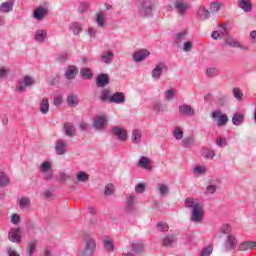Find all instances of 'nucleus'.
Masks as SVG:
<instances>
[{
  "label": "nucleus",
  "mask_w": 256,
  "mask_h": 256,
  "mask_svg": "<svg viewBox=\"0 0 256 256\" xmlns=\"http://www.w3.org/2000/svg\"><path fill=\"white\" fill-rule=\"evenodd\" d=\"M185 207L187 209H191V217L190 220L194 223H201L204 217V208L202 203L198 201V199H194L193 197H188L185 200Z\"/></svg>",
  "instance_id": "1"
},
{
  "label": "nucleus",
  "mask_w": 256,
  "mask_h": 256,
  "mask_svg": "<svg viewBox=\"0 0 256 256\" xmlns=\"http://www.w3.org/2000/svg\"><path fill=\"white\" fill-rule=\"evenodd\" d=\"M153 0H140L137 5V11L142 18H150L153 16Z\"/></svg>",
  "instance_id": "2"
},
{
  "label": "nucleus",
  "mask_w": 256,
  "mask_h": 256,
  "mask_svg": "<svg viewBox=\"0 0 256 256\" xmlns=\"http://www.w3.org/2000/svg\"><path fill=\"white\" fill-rule=\"evenodd\" d=\"M83 243H84V248L80 253V255L93 256L97 247L95 237L93 235H87L86 237H84Z\"/></svg>",
  "instance_id": "3"
},
{
  "label": "nucleus",
  "mask_w": 256,
  "mask_h": 256,
  "mask_svg": "<svg viewBox=\"0 0 256 256\" xmlns=\"http://www.w3.org/2000/svg\"><path fill=\"white\" fill-rule=\"evenodd\" d=\"M38 171L43 175L45 181H51L54 177V169L52 161H42L38 166Z\"/></svg>",
  "instance_id": "4"
},
{
  "label": "nucleus",
  "mask_w": 256,
  "mask_h": 256,
  "mask_svg": "<svg viewBox=\"0 0 256 256\" xmlns=\"http://www.w3.org/2000/svg\"><path fill=\"white\" fill-rule=\"evenodd\" d=\"M224 46H230V48H240V50H243L244 52H249L250 46H245L239 40H236L234 36H231L228 34V31L226 30V37L224 38Z\"/></svg>",
  "instance_id": "5"
},
{
  "label": "nucleus",
  "mask_w": 256,
  "mask_h": 256,
  "mask_svg": "<svg viewBox=\"0 0 256 256\" xmlns=\"http://www.w3.org/2000/svg\"><path fill=\"white\" fill-rule=\"evenodd\" d=\"M168 70V66L166 62H158L156 66L152 70V78L153 80H160L164 71Z\"/></svg>",
  "instance_id": "6"
},
{
  "label": "nucleus",
  "mask_w": 256,
  "mask_h": 256,
  "mask_svg": "<svg viewBox=\"0 0 256 256\" xmlns=\"http://www.w3.org/2000/svg\"><path fill=\"white\" fill-rule=\"evenodd\" d=\"M212 117H213L214 121L216 122V125H218V127L227 125V123L229 121L227 114H223V112H221V110H216L215 112H212Z\"/></svg>",
  "instance_id": "7"
},
{
  "label": "nucleus",
  "mask_w": 256,
  "mask_h": 256,
  "mask_svg": "<svg viewBox=\"0 0 256 256\" xmlns=\"http://www.w3.org/2000/svg\"><path fill=\"white\" fill-rule=\"evenodd\" d=\"M174 7L179 16H185L187 14V10L190 8L188 2H185V0H175Z\"/></svg>",
  "instance_id": "8"
},
{
  "label": "nucleus",
  "mask_w": 256,
  "mask_h": 256,
  "mask_svg": "<svg viewBox=\"0 0 256 256\" xmlns=\"http://www.w3.org/2000/svg\"><path fill=\"white\" fill-rule=\"evenodd\" d=\"M111 133L115 135L119 141H126V139H128L127 129H123V127H119L118 125L112 127Z\"/></svg>",
  "instance_id": "9"
},
{
  "label": "nucleus",
  "mask_w": 256,
  "mask_h": 256,
  "mask_svg": "<svg viewBox=\"0 0 256 256\" xmlns=\"http://www.w3.org/2000/svg\"><path fill=\"white\" fill-rule=\"evenodd\" d=\"M8 240L11 243H22L21 229L19 227L10 229L8 233Z\"/></svg>",
  "instance_id": "10"
},
{
  "label": "nucleus",
  "mask_w": 256,
  "mask_h": 256,
  "mask_svg": "<svg viewBox=\"0 0 256 256\" xmlns=\"http://www.w3.org/2000/svg\"><path fill=\"white\" fill-rule=\"evenodd\" d=\"M68 149L67 139H57L55 142V151L58 155H65Z\"/></svg>",
  "instance_id": "11"
},
{
  "label": "nucleus",
  "mask_w": 256,
  "mask_h": 256,
  "mask_svg": "<svg viewBox=\"0 0 256 256\" xmlns=\"http://www.w3.org/2000/svg\"><path fill=\"white\" fill-rule=\"evenodd\" d=\"M35 83L36 81L32 76H24L23 83L19 84V86L16 87V90L17 92L23 93L28 86H33Z\"/></svg>",
  "instance_id": "12"
},
{
  "label": "nucleus",
  "mask_w": 256,
  "mask_h": 256,
  "mask_svg": "<svg viewBox=\"0 0 256 256\" xmlns=\"http://www.w3.org/2000/svg\"><path fill=\"white\" fill-rule=\"evenodd\" d=\"M148 56H150V51L147 49H141L133 53L132 59L134 62H143V60H146Z\"/></svg>",
  "instance_id": "13"
},
{
  "label": "nucleus",
  "mask_w": 256,
  "mask_h": 256,
  "mask_svg": "<svg viewBox=\"0 0 256 256\" xmlns=\"http://www.w3.org/2000/svg\"><path fill=\"white\" fill-rule=\"evenodd\" d=\"M223 36L227 37V26H226V24H222L220 26V28H218V30H213V32L211 34V37L214 40H219V39L223 38Z\"/></svg>",
  "instance_id": "14"
},
{
  "label": "nucleus",
  "mask_w": 256,
  "mask_h": 256,
  "mask_svg": "<svg viewBox=\"0 0 256 256\" xmlns=\"http://www.w3.org/2000/svg\"><path fill=\"white\" fill-rule=\"evenodd\" d=\"M189 36L188 30H181L180 32H176L173 36L174 43L177 45L184 43L185 40H187V37Z\"/></svg>",
  "instance_id": "15"
},
{
  "label": "nucleus",
  "mask_w": 256,
  "mask_h": 256,
  "mask_svg": "<svg viewBox=\"0 0 256 256\" xmlns=\"http://www.w3.org/2000/svg\"><path fill=\"white\" fill-rule=\"evenodd\" d=\"M179 114L191 117V115H195V110L189 104H182L181 106H179Z\"/></svg>",
  "instance_id": "16"
},
{
  "label": "nucleus",
  "mask_w": 256,
  "mask_h": 256,
  "mask_svg": "<svg viewBox=\"0 0 256 256\" xmlns=\"http://www.w3.org/2000/svg\"><path fill=\"white\" fill-rule=\"evenodd\" d=\"M110 82V78L108 74H99L96 80V84L99 88L105 89L106 86H108Z\"/></svg>",
  "instance_id": "17"
},
{
  "label": "nucleus",
  "mask_w": 256,
  "mask_h": 256,
  "mask_svg": "<svg viewBox=\"0 0 256 256\" xmlns=\"http://www.w3.org/2000/svg\"><path fill=\"white\" fill-rule=\"evenodd\" d=\"M211 16L210 10L206 8V6H199L197 10V17L200 18L201 20H208Z\"/></svg>",
  "instance_id": "18"
},
{
  "label": "nucleus",
  "mask_w": 256,
  "mask_h": 256,
  "mask_svg": "<svg viewBox=\"0 0 256 256\" xmlns=\"http://www.w3.org/2000/svg\"><path fill=\"white\" fill-rule=\"evenodd\" d=\"M103 245H104V249L108 253H113V251H115V245L113 243V239H111V237H109L108 235H105V237H103Z\"/></svg>",
  "instance_id": "19"
},
{
  "label": "nucleus",
  "mask_w": 256,
  "mask_h": 256,
  "mask_svg": "<svg viewBox=\"0 0 256 256\" xmlns=\"http://www.w3.org/2000/svg\"><path fill=\"white\" fill-rule=\"evenodd\" d=\"M133 255H141L145 251V245L142 241H136L131 245Z\"/></svg>",
  "instance_id": "20"
},
{
  "label": "nucleus",
  "mask_w": 256,
  "mask_h": 256,
  "mask_svg": "<svg viewBox=\"0 0 256 256\" xmlns=\"http://www.w3.org/2000/svg\"><path fill=\"white\" fill-rule=\"evenodd\" d=\"M79 70L77 66H68L65 70V78L67 80H74L78 74Z\"/></svg>",
  "instance_id": "21"
},
{
  "label": "nucleus",
  "mask_w": 256,
  "mask_h": 256,
  "mask_svg": "<svg viewBox=\"0 0 256 256\" xmlns=\"http://www.w3.org/2000/svg\"><path fill=\"white\" fill-rule=\"evenodd\" d=\"M63 130L68 137H74V135H76V127L73 122H66V124L63 125Z\"/></svg>",
  "instance_id": "22"
},
{
  "label": "nucleus",
  "mask_w": 256,
  "mask_h": 256,
  "mask_svg": "<svg viewBox=\"0 0 256 256\" xmlns=\"http://www.w3.org/2000/svg\"><path fill=\"white\" fill-rule=\"evenodd\" d=\"M237 239L234 237V235H228V239L225 244L226 251H233L237 247Z\"/></svg>",
  "instance_id": "23"
},
{
  "label": "nucleus",
  "mask_w": 256,
  "mask_h": 256,
  "mask_svg": "<svg viewBox=\"0 0 256 256\" xmlns=\"http://www.w3.org/2000/svg\"><path fill=\"white\" fill-rule=\"evenodd\" d=\"M111 101L113 104H125L126 96L123 92H115V94L111 96Z\"/></svg>",
  "instance_id": "24"
},
{
  "label": "nucleus",
  "mask_w": 256,
  "mask_h": 256,
  "mask_svg": "<svg viewBox=\"0 0 256 256\" xmlns=\"http://www.w3.org/2000/svg\"><path fill=\"white\" fill-rule=\"evenodd\" d=\"M15 6V0H6L0 4V12H12Z\"/></svg>",
  "instance_id": "25"
},
{
  "label": "nucleus",
  "mask_w": 256,
  "mask_h": 256,
  "mask_svg": "<svg viewBox=\"0 0 256 256\" xmlns=\"http://www.w3.org/2000/svg\"><path fill=\"white\" fill-rule=\"evenodd\" d=\"M176 240V235H166L165 237H163L161 243L163 247H173V245H175L176 243Z\"/></svg>",
  "instance_id": "26"
},
{
  "label": "nucleus",
  "mask_w": 256,
  "mask_h": 256,
  "mask_svg": "<svg viewBox=\"0 0 256 256\" xmlns=\"http://www.w3.org/2000/svg\"><path fill=\"white\" fill-rule=\"evenodd\" d=\"M115 58V54L112 50H107L101 54V60L104 64H111Z\"/></svg>",
  "instance_id": "27"
},
{
  "label": "nucleus",
  "mask_w": 256,
  "mask_h": 256,
  "mask_svg": "<svg viewBox=\"0 0 256 256\" xmlns=\"http://www.w3.org/2000/svg\"><path fill=\"white\" fill-rule=\"evenodd\" d=\"M47 14V8H44L43 6H39L38 8H35L33 11V17L36 20H43Z\"/></svg>",
  "instance_id": "28"
},
{
  "label": "nucleus",
  "mask_w": 256,
  "mask_h": 256,
  "mask_svg": "<svg viewBox=\"0 0 256 256\" xmlns=\"http://www.w3.org/2000/svg\"><path fill=\"white\" fill-rule=\"evenodd\" d=\"M35 41L39 42L40 44H43L47 38V30L44 29H38L35 31Z\"/></svg>",
  "instance_id": "29"
},
{
  "label": "nucleus",
  "mask_w": 256,
  "mask_h": 256,
  "mask_svg": "<svg viewBox=\"0 0 256 256\" xmlns=\"http://www.w3.org/2000/svg\"><path fill=\"white\" fill-rule=\"evenodd\" d=\"M138 167H143V169H148L149 171H151V159L142 155L138 161Z\"/></svg>",
  "instance_id": "30"
},
{
  "label": "nucleus",
  "mask_w": 256,
  "mask_h": 256,
  "mask_svg": "<svg viewBox=\"0 0 256 256\" xmlns=\"http://www.w3.org/2000/svg\"><path fill=\"white\" fill-rule=\"evenodd\" d=\"M106 123L107 118H105V116H98V118L94 120L93 127L97 130L104 129Z\"/></svg>",
  "instance_id": "31"
},
{
  "label": "nucleus",
  "mask_w": 256,
  "mask_h": 256,
  "mask_svg": "<svg viewBox=\"0 0 256 256\" xmlns=\"http://www.w3.org/2000/svg\"><path fill=\"white\" fill-rule=\"evenodd\" d=\"M237 4L241 10L244 12H251L252 11V2L251 0H238Z\"/></svg>",
  "instance_id": "32"
},
{
  "label": "nucleus",
  "mask_w": 256,
  "mask_h": 256,
  "mask_svg": "<svg viewBox=\"0 0 256 256\" xmlns=\"http://www.w3.org/2000/svg\"><path fill=\"white\" fill-rule=\"evenodd\" d=\"M95 22L99 28L106 26V14L105 12H97Z\"/></svg>",
  "instance_id": "33"
},
{
  "label": "nucleus",
  "mask_w": 256,
  "mask_h": 256,
  "mask_svg": "<svg viewBox=\"0 0 256 256\" xmlns=\"http://www.w3.org/2000/svg\"><path fill=\"white\" fill-rule=\"evenodd\" d=\"M256 242L255 241H246L244 243H241L238 247L239 251H251L252 249H255Z\"/></svg>",
  "instance_id": "34"
},
{
  "label": "nucleus",
  "mask_w": 256,
  "mask_h": 256,
  "mask_svg": "<svg viewBox=\"0 0 256 256\" xmlns=\"http://www.w3.org/2000/svg\"><path fill=\"white\" fill-rule=\"evenodd\" d=\"M208 171V167L206 165H195V167L192 168L193 175H206Z\"/></svg>",
  "instance_id": "35"
},
{
  "label": "nucleus",
  "mask_w": 256,
  "mask_h": 256,
  "mask_svg": "<svg viewBox=\"0 0 256 256\" xmlns=\"http://www.w3.org/2000/svg\"><path fill=\"white\" fill-rule=\"evenodd\" d=\"M131 139L133 143H141L142 141V130L132 129Z\"/></svg>",
  "instance_id": "36"
},
{
  "label": "nucleus",
  "mask_w": 256,
  "mask_h": 256,
  "mask_svg": "<svg viewBox=\"0 0 256 256\" xmlns=\"http://www.w3.org/2000/svg\"><path fill=\"white\" fill-rule=\"evenodd\" d=\"M111 98H112L111 90H108V88L105 87L101 92L100 100L102 102L112 103Z\"/></svg>",
  "instance_id": "37"
},
{
  "label": "nucleus",
  "mask_w": 256,
  "mask_h": 256,
  "mask_svg": "<svg viewBox=\"0 0 256 256\" xmlns=\"http://www.w3.org/2000/svg\"><path fill=\"white\" fill-rule=\"evenodd\" d=\"M49 110H50L49 98H42L40 102V112L46 115V113H49Z\"/></svg>",
  "instance_id": "38"
},
{
  "label": "nucleus",
  "mask_w": 256,
  "mask_h": 256,
  "mask_svg": "<svg viewBox=\"0 0 256 256\" xmlns=\"http://www.w3.org/2000/svg\"><path fill=\"white\" fill-rule=\"evenodd\" d=\"M10 185V177L6 171H0V187H7Z\"/></svg>",
  "instance_id": "39"
},
{
  "label": "nucleus",
  "mask_w": 256,
  "mask_h": 256,
  "mask_svg": "<svg viewBox=\"0 0 256 256\" xmlns=\"http://www.w3.org/2000/svg\"><path fill=\"white\" fill-rule=\"evenodd\" d=\"M76 179L80 183H87L90 179V175L86 171H78V173H76Z\"/></svg>",
  "instance_id": "40"
},
{
  "label": "nucleus",
  "mask_w": 256,
  "mask_h": 256,
  "mask_svg": "<svg viewBox=\"0 0 256 256\" xmlns=\"http://www.w3.org/2000/svg\"><path fill=\"white\" fill-rule=\"evenodd\" d=\"M184 133L185 131L183 130V127H181V125H175L173 129V135L175 139H182L183 141Z\"/></svg>",
  "instance_id": "41"
},
{
  "label": "nucleus",
  "mask_w": 256,
  "mask_h": 256,
  "mask_svg": "<svg viewBox=\"0 0 256 256\" xmlns=\"http://www.w3.org/2000/svg\"><path fill=\"white\" fill-rule=\"evenodd\" d=\"M158 190L161 197H166V195H168L170 191L169 185H167L166 183H158Z\"/></svg>",
  "instance_id": "42"
},
{
  "label": "nucleus",
  "mask_w": 256,
  "mask_h": 256,
  "mask_svg": "<svg viewBox=\"0 0 256 256\" xmlns=\"http://www.w3.org/2000/svg\"><path fill=\"white\" fill-rule=\"evenodd\" d=\"M154 111H157V113H165V111H168V106H166L165 104H163V102H155L154 103Z\"/></svg>",
  "instance_id": "43"
},
{
  "label": "nucleus",
  "mask_w": 256,
  "mask_h": 256,
  "mask_svg": "<svg viewBox=\"0 0 256 256\" xmlns=\"http://www.w3.org/2000/svg\"><path fill=\"white\" fill-rule=\"evenodd\" d=\"M37 245H38V241H30V242L28 243L26 255H28V256L34 255V253H35V251H36Z\"/></svg>",
  "instance_id": "44"
},
{
  "label": "nucleus",
  "mask_w": 256,
  "mask_h": 256,
  "mask_svg": "<svg viewBox=\"0 0 256 256\" xmlns=\"http://www.w3.org/2000/svg\"><path fill=\"white\" fill-rule=\"evenodd\" d=\"M67 104L68 106H78L79 104L78 96H76L75 94H68Z\"/></svg>",
  "instance_id": "45"
},
{
  "label": "nucleus",
  "mask_w": 256,
  "mask_h": 256,
  "mask_svg": "<svg viewBox=\"0 0 256 256\" xmlns=\"http://www.w3.org/2000/svg\"><path fill=\"white\" fill-rule=\"evenodd\" d=\"M18 203L20 209H27L31 203V199L29 197H20Z\"/></svg>",
  "instance_id": "46"
},
{
  "label": "nucleus",
  "mask_w": 256,
  "mask_h": 256,
  "mask_svg": "<svg viewBox=\"0 0 256 256\" xmlns=\"http://www.w3.org/2000/svg\"><path fill=\"white\" fill-rule=\"evenodd\" d=\"M69 28L75 35H79L82 32V26L78 22H72Z\"/></svg>",
  "instance_id": "47"
},
{
  "label": "nucleus",
  "mask_w": 256,
  "mask_h": 256,
  "mask_svg": "<svg viewBox=\"0 0 256 256\" xmlns=\"http://www.w3.org/2000/svg\"><path fill=\"white\" fill-rule=\"evenodd\" d=\"M222 6H224L223 2H220L218 0L213 1L210 3V12H219Z\"/></svg>",
  "instance_id": "48"
},
{
  "label": "nucleus",
  "mask_w": 256,
  "mask_h": 256,
  "mask_svg": "<svg viewBox=\"0 0 256 256\" xmlns=\"http://www.w3.org/2000/svg\"><path fill=\"white\" fill-rule=\"evenodd\" d=\"M137 201L136 195L134 193H130L126 199V205L129 209H132Z\"/></svg>",
  "instance_id": "49"
},
{
  "label": "nucleus",
  "mask_w": 256,
  "mask_h": 256,
  "mask_svg": "<svg viewBox=\"0 0 256 256\" xmlns=\"http://www.w3.org/2000/svg\"><path fill=\"white\" fill-rule=\"evenodd\" d=\"M56 179L61 183H65V181H68V179H70V175L65 171H59V173H57L56 175Z\"/></svg>",
  "instance_id": "50"
},
{
  "label": "nucleus",
  "mask_w": 256,
  "mask_h": 256,
  "mask_svg": "<svg viewBox=\"0 0 256 256\" xmlns=\"http://www.w3.org/2000/svg\"><path fill=\"white\" fill-rule=\"evenodd\" d=\"M80 75L82 78H84V80H90L93 77L92 72L89 68H82V70L80 71Z\"/></svg>",
  "instance_id": "51"
},
{
  "label": "nucleus",
  "mask_w": 256,
  "mask_h": 256,
  "mask_svg": "<svg viewBox=\"0 0 256 256\" xmlns=\"http://www.w3.org/2000/svg\"><path fill=\"white\" fill-rule=\"evenodd\" d=\"M181 50H183V52H191V50H193V42H191V40L185 41L181 46Z\"/></svg>",
  "instance_id": "52"
},
{
  "label": "nucleus",
  "mask_w": 256,
  "mask_h": 256,
  "mask_svg": "<svg viewBox=\"0 0 256 256\" xmlns=\"http://www.w3.org/2000/svg\"><path fill=\"white\" fill-rule=\"evenodd\" d=\"M205 74L208 78H216V76L218 75L217 68H214V67L206 68Z\"/></svg>",
  "instance_id": "53"
},
{
  "label": "nucleus",
  "mask_w": 256,
  "mask_h": 256,
  "mask_svg": "<svg viewBox=\"0 0 256 256\" xmlns=\"http://www.w3.org/2000/svg\"><path fill=\"white\" fill-rule=\"evenodd\" d=\"M244 121V116L243 114H234L232 117V122L234 125H241Z\"/></svg>",
  "instance_id": "54"
},
{
  "label": "nucleus",
  "mask_w": 256,
  "mask_h": 256,
  "mask_svg": "<svg viewBox=\"0 0 256 256\" xmlns=\"http://www.w3.org/2000/svg\"><path fill=\"white\" fill-rule=\"evenodd\" d=\"M233 96L236 100H238V102H242L244 94H243L242 90H240V88H234Z\"/></svg>",
  "instance_id": "55"
},
{
  "label": "nucleus",
  "mask_w": 256,
  "mask_h": 256,
  "mask_svg": "<svg viewBox=\"0 0 256 256\" xmlns=\"http://www.w3.org/2000/svg\"><path fill=\"white\" fill-rule=\"evenodd\" d=\"M202 155L207 159H213L215 157V151L213 149H203Z\"/></svg>",
  "instance_id": "56"
},
{
  "label": "nucleus",
  "mask_w": 256,
  "mask_h": 256,
  "mask_svg": "<svg viewBox=\"0 0 256 256\" xmlns=\"http://www.w3.org/2000/svg\"><path fill=\"white\" fill-rule=\"evenodd\" d=\"M193 137L191 136H187V137H183L181 144L183 145V147H191V145L193 144Z\"/></svg>",
  "instance_id": "57"
},
{
  "label": "nucleus",
  "mask_w": 256,
  "mask_h": 256,
  "mask_svg": "<svg viewBox=\"0 0 256 256\" xmlns=\"http://www.w3.org/2000/svg\"><path fill=\"white\" fill-rule=\"evenodd\" d=\"M104 193H105V195H113V193H115V185H113V183H108L105 186Z\"/></svg>",
  "instance_id": "58"
},
{
  "label": "nucleus",
  "mask_w": 256,
  "mask_h": 256,
  "mask_svg": "<svg viewBox=\"0 0 256 256\" xmlns=\"http://www.w3.org/2000/svg\"><path fill=\"white\" fill-rule=\"evenodd\" d=\"M156 227L158 229V231H162L163 233H166L167 231H169V225L167 223H157Z\"/></svg>",
  "instance_id": "59"
},
{
  "label": "nucleus",
  "mask_w": 256,
  "mask_h": 256,
  "mask_svg": "<svg viewBox=\"0 0 256 256\" xmlns=\"http://www.w3.org/2000/svg\"><path fill=\"white\" fill-rule=\"evenodd\" d=\"M216 145H218L219 147H226L228 145L226 137H218L216 139Z\"/></svg>",
  "instance_id": "60"
},
{
  "label": "nucleus",
  "mask_w": 256,
  "mask_h": 256,
  "mask_svg": "<svg viewBox=\"0 0 256 256\" xmlns=\"http://www.w3.org/2000/svg\"><path fill=\"white\" fill-rule=\"evenodd\" d=\"M63 102H64V98L61 95L55 96L53 99V105L56 107L61 106Z\"/></svg>",
  "instance_id": "61"
},
{
  "label": "nucleus",
  "mask_w": 256,
  "mask_h": 256,
  "mask_svg": "<svg viewBox=\"0 0 256 256\" xmlns=\"http://www.w3.org/2000/svg\"><path fill=\"white\" fill-rule=\"evenodd\" d=\"M20 221V215H18L17 213H13L10 219V223H12L13 225H19Z\"/></svg>",
  "instance_id": "62"
},
{
  "label": "nucleus",
  "mask_w": 256,
  "mask_h": 256,
  "mask_svg": "<svg viewBox=\"0 0 256 256\" xmlns=\"http://www.w3.org/2000/svg\"><path fill=\"white\" fill-rule=\"evenodd\" d=\"M146 191V185L145 183H137L135 186V192L136 193H144Z\"/></svg>",
  "instance_id": "63"
},
{
  "label": "nucleus",
  "mask_w": 256,
  "mask_h": 256,
  "mask_svg": "<svg viewBox=\"0 0 256 256\" xmlns=\"http://www.w3.org/2000/svg\"><path fill=\"white\" fill-rule=\"evenodd\" d=\"M213 253V247H206L201 251L200 256H210Z\"/></svg>",
  "instance_id": "64"
}]
</instances>
